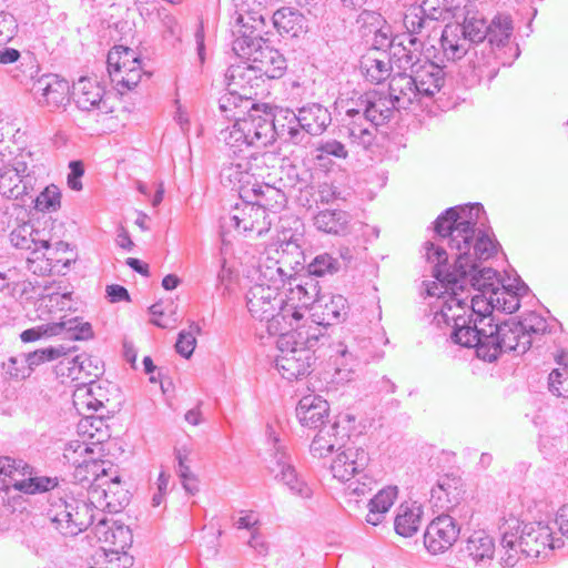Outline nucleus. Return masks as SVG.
<instances>
[{
	"label": "nucleus",
	"instance_id": "obj_42",
	"mask_svg": "<svg viewBox=\"0 0 568 568\" xmlns=\"http://www.w3.org/2000/svg\"><path fill=\"white\" fill-rule=\"evenodd\" d=\"M55 336L64 339L85 341L93 336L92 326L80 317H63L60 322H53Z\"/></svg>",
	"mask_w": 568,
	"mask_h": 568
},
{
	"label": "nucleus",
	"instance_id": "obj_47",
	"mask_svg": "<svg viewBox=\"0 0 568 568\" xmlns=\"http://www.w3.org/2000/svg\"><path fill=\"white\" fill-rule=\"evenodd\" d=\"M495 550V545L488 535L484 531H475L469 536L466 542L465 551L475 561L490 559Z\"/></svg>",
	"mask_w": 568,
	"mask_h": 568
},
{
	"label": "nucleus",
	"instance_id": "obj_21",
	"mask_svg": "<svg viewBox=\"0 0 568 568\" xmlns=\"http://www.w3.org/2000/svg\"><path fill=\"white\" fill-rule=\"evenodd\" d=\"M459 531L460 528L452 516L440 515L427 526L424 545L430 554H442L455 544Z\"/></svg>",
	"mask_w": 568,
	"mask_h": 568
},
{
	"label": "nucleus",
	"instance_id": "obj_10",
	"mask_svg": "<svg viewBox=\"0 0 568 568\" xmlns=\"http://www.w3.org/2000/svg\"><path fill=\"white\" fill-rule=\"evenodd\" d=\"M10 478L12 487L27 495L43 494L59 484L58 477L42 476L40 471L22 459L0 456V477Z\"/></svg>",
	"mask_w": 568,
	"mask_h": 568
},
{
	"label": "nucleus",
	"instance_id": "obj_26",
	"mask_svg": "<svg viewBox=\"0 0 568 568\" xmlns=\"http://www.w3.org/2000/svg\"><path fill=\"white\" fill-rule=\"evenodd\" d=\"M261 80L262 77L247 60L232 64L225 73L226 90H236L244 98H252L256 94L255 89L260 87Z\"/></svg>",
	"mask_w": 568,
	"mask_h": 568
},
{
	"label": "nucleus",
	"instance_id": "obj_13",
	"mask_svg": "<svg viewBox=\"0 0 568 568\" xmlns=\"http://www.w3.org/2000/svg\"><path fill=\"white\" fill-rule=\"evenodd\" d=\"M287 292L284 302V316L287 322L303 320V310H307L320 303V285L311 276L305 277H288Z\"/></svg>",
	"mask_w": 568,
	"mask_h": 568
},
{
	"label": "nucleus",
	"instance_id": "obj_60",
	"mask_svg": "<svg viewBox=\"0 0 568 568\" xmlns=\"http://www.w3.org/2000/svg\"><path fill=\"white\" fill-rule=\"evenodd\" d=\"M21 356H22L24 363L28 365V367H30V372H32L33 367H36L44 362H48V361L59 357L60 349L55 348V347H47V348L37 349L34 352H30L28 354H22Z\"/></svg>",
	"mask_w": 568,
	"mask_h": 568
},
{
	"label": "nucleus",
	"instance_id": "obj_44",
	"mask_svg": "<svg viewBox=\"0 0 568 568\" xmlns=\"http://www.w3.org/2000/svg\"><path fill=\"white\" fill-rule=\"evenodd\" d=\"M513 20L507 14H497L488 24V44L501 49L509 44L513 34Z\"/></svg>",
	"mask_w": 568,
	"mask_h": 568
},
{
	"label": "nucleus",
	"instance_id": "obj_52",
	"mask_svg": "<svg viewBox=\"0 0 568 568\" xmlns=\"http://www.w3.org/2000/svg\"><path fill=\"white\" fill-rule=\"evenodd\" d=\"M201 333V327L199 324L192 322L189 326V329H183L179 333V337L175 344L176 352L185 357L189 358L196 346V335Z\"/></svg>",
	"mask_w": 568,
	"mask_h": 568
},
{
	"label": "nucleus",
	"instance_id": "obj_38",
	"mask_svg": "<svg viewBox=\"0 0 568 568\" xmlns=\"http://www.w3.org/2000/svg\"><path fill=\"white\" fill-rule=\"evenodd\" d=\"M251 194L254 196L255 202L263 206L267 213L275 215V220L277 219V213L285 207L287 202L285 192L268 183H258L256 181L253 187H251Z\"/></svg>",
	"mask_w": 568,
	"mask_h": 568
},
{
	"label": "nucleus",
	"instance_id": "obj_61",
	"mask_svg": "<svg viewBox=\"0 0 568 568\" xmlns=\"http://www.w3.org/2000/svg\"><path fill=\"white\" fill-rule=\"evenodd\" d=\"M142 67L138 63V67L132 68L125 74L114 73L113 80H111L118 89L132 90L134 89L142 79Z\"/></svg>",
	"mask_w": 568,
	"mask_h": 568
},
{
	"label": "nucleus",
	"instance_id": "obj_2",
	"mask_svg": "<svg viewBox=\"0 0 568 568\" xmlns=\"http://www.w3.org/2000/svg\"><path fill=\"white\" fill-rule=\"evenodd\" d=\"M420 100L413 73L404 71L390 78L388 95L377 91L354 93L351 98H338L335 104L351 142L368 149L377 126L389 122L395 111L406 110Z\"/></svg>",
	"mask_w": 568,
	"mask_h": 568
},
{
	"label": "nucleus",
	"instance_id": "obj_35",
	"mask_svg": "<svg viewBox=\"0 0 568 568\" xmlns=\"http://www.w3.org/2000/svg\"><path fill=\"white\" fill-rule=\"evenodd\" d=\"M314 226L320 232L345 236L351 232V215L343 210H323L313 219Z\"/></svg>",
	"mask_w": 568,
	"mask_h": 568
},
{
	"label": "nucleus",
	"instance_id": "obj_62",
	"mask_svg": "<svg viewBox=\"0 0 568 568\" xmlns=\"http://www.w3.org/2000/svg\"><path fill=\"white\" fill-rule=\"evenodd\" d=\"M548 387L554 395L568 398V372L554 369L548 376Z\"/></svg>",
	"mask_w": 568,
	"mask_h": 568
},
{
	"label": "nucleus",
	"instance_id": "obj_48",
	"mask_svg": "<svg viewBox=\"0 0 568 568\" xmlns=\"http://www.w3.org/2000/svg\"><path fill=\"white\" fill-rule=\"evenodd\" d=\"M40 248H44L43 256L50 265V271L55 270L61 272L63 268H69L72 257H58V254H67L69 252V244L63 241H58L53 245L47 241H40Z\"/></svg>",
	"mask_w": 568,
	"mask_h": 568
},
{
	"label": "nucleus",
	"instance_id": "obj_57",
	"mask_svg": "<svg viewBox=\"0 0 568 568\" xmlns=\"http://www.w3.org/2000/svg\"><path fill=\"white\" fill-rule=\"evenodd\" d=\"M93 449L80 440H70L63 452V458L71 465L80 463L83 458H89Z\"/></svg>",
	"mask_w": 568,
	"mask_h": 568
},
{
	"label": "nucleus",
	"instance_id": "obj_56",
	"mask_svg": "<svg viewBox=\"0 0 568 568\" xmlns=\"http://www.w3.org/2000/svg\"><path fill=\"white\" fill-rule=\"evenodd\" d=\"M68 364H71L69 369V375L72 376V378L79 379L80 374L83 372L89 376L98 377L100 374H102V369L95 365L93 367V371H90L89 367L92 366V359L87 355H79L72 358V361L68 359Z\"/></svg>",
	"mask_w": 568,
	"mask_h": 568
},
{
	"label": "nucleus",
	"instance_id": "obj_22",
	"mask_svg": "<svg viewBox=\"0 0 568 568\" xmlns=\"http://www.w3.org/2000/svg\"><path fill=\"white\" fill-rule=\"evenodd\" d=\"M369 457L362 447L346 446L338 450L331 464V473L334 478L347 483L361 475L368 465Z\"/></svg>",
	"mask_w": 568,
	"mask_h": 568
},
{
	"label": "nucleus",
	"instance_id": "obj_55",
	"mask_svg": "<svg viewBox=\"0 0 568 568\" xmlns=\"http://www.w3.org/2000/svg\"><path fill=\"white\" fill-rule=\"evenodd\" d=\"M458 484L459 480L450 478L448 476L438 479L436 487L432 488V497L442 500L446 497L448 503H452L458 496Z\"/></svg>",
	"mask_w": 568,
	"mask_h": 568
},
{
	"label": "nucleus",
	"instance_id": "obj_39",
	"mask_svg": "<svg viewBox=\"0 0 568 568\" xmlns=\"http://www.w3.org/2000/svg\"><path fill=\"white\" fill-rule=\"evenodd\" d=\"M393 63L389 58L384 53L379 57L374 54H366L361 61V71L367 81L374 84H379L390 78Z\"/></svg>",
	"mask_w": 568,
	"mask_h": 568
},
{
	"label": "nucleus",
	"instance_id": "obj_7",
	"mask_svg": "<svg viewBox=\"0 0 568 568\" xmlns=\"http://www.w3.org/2000/svg\"><path fill=\"white\" fill-rule=\"evenodd\" d=\"M481 331V336L471 344L470 348H475L477 357L483 361L491 363L506 352L525 354L531 347L530 336L515 320L501 324L494 323L486 331Z\"/></svg>",
	"mask_w": 568,
	"mask_h": 568
},
{
	"label": "nucleus",
	"instance_id": "obj_15",
	"mask_svg": "<svg viewBox=\"0 0 568 568\" xmlns=\"http://www.w3.org/2000/svg\"><path fill=\"white\" fill-rule=\"evenodd\" d=\"M520 552L525 554V558L536 559L547 549L559 547L560 538H554L551 528L544 523H526L520 521V528L517 536Z\"/></svg>",
	"mask_w": 568,
	"mask_h": 568
},
{
	"label": "nucleus",
	"instance_id": "obj_8",
	"mask_svg": "<svg viewBox=\"0 0 568 568\" xmlns=\"http://www.w3.org/2000/svg\"><path fill=\"white\" fill-rule=\"evenodd\" d=\"M280 140L295 145L307 142V135H320L331 124L328 110L320 103H307L296 111H278Z\"/></svg>",
	"mask_w": 568,
	"mask_h": 568
},
{
	"label": "nucleus",
	"instance_id": "obj_5",
	"mask_svg": "<svg viewBox=\"0 0 568 568\" xmlns=\"http://www.w3.org/2000/svg\"><path fill=\"white\" fill-rule=\"evenodd\" d=\"M234 123L222 132L230 155L239 156L251 146L263 148L280 139L278 112L268 104L251 108L243 116L234 113Z\"/></svg>",
	"mask_w": 568,
	"mask_h": 568
},
{
	"label": "nucleus",
	"instance_id": "obj_19",
	"mask_svg": "<svg viewBox=\"0 0 568 568\" xmlns=\"http://www.w3.org/2000/svg\"><path fill=\"white\" fill-rule=\"evenodd\" d=\"M286 328L277 332V345L283 347H307L313 351L321 338L325 337L324 326L313 318H304L288 323Z\"/></svg>",
	"mask_w": 568,
	"mask_h": 568
},
{
	"label": "nucleus",
	"instance_id": "obj_24",
	"mask_svg": "<svg viewBox=\"0 0 568 568\" xmlns=\"http://www.w3.org/2000/svg\"><path fill=\"white\" fill-rule=\"evenodd\" d=\"M464 37L467 39L469 47L476 60L469 59L473 68L474 81H481L484 75L483 45L484 41H488V24L484 19L466 18L463 24H459Z\"/></svg>",
	"mask_w": 568,
	"mask_h": 568
},
{
	"label": "nucleus",
	"instance_id": "obj_20",
	"mask_svg": "<svg viewBox=\"0 0 568 568\" xmlns=\"http://www.w3.org/2000/svg\"><path fill=\"white\" fill-rule=\"evenodd\" d=\"M32 92L41 106L50 111L65 105L70 98V84L57 74H43L32 85Z\"/></svg>",
	"mask_w": 568,
	"mask_h": 568
},
{
	"label": "nucleus",
	"instance_id": "obj_54",
	"mask_svg": "<svg viewBox=\"0 0 568 568\" xmlns=\"http://www.w3.org/2000/svg\"><path fill=\"white\" fill-rule=\"evenodd\" d=\"M132 542V534L129 527L113 523V528L109 536H105V545L112 547L113 550H124Z\"/></svg>",
	"mask_w": 568,
	"mask_h": 568
},
{
	"label": "nucleus",
	"instance_id": "obj_16",
	"mask_svg": "<svg viewBox=\"0 0 568 568\" xmlns=\"http://www.w3.org/2000/svg\"><path fill=\"white\" fill-rule=\"evenodd\" d=\"M74 466L73 477L82 486L88 485V494L92 489H108L109 495L116 490H124L120 487L119 476L110 477L108 474L106 463L94 458H83Z\"/></svg>",
	"mask_w": 568,
	"mask_h": 568
},
{
	"label": "nucleus",
	"instance_id": "obj_1",
	"mask_svg": "<svg viewBox=\"0 0 568 568\" xmlns=\"http://www.w3.org/2000/svg\"><path fill=\"white\" fill-rule=\"evenodd\" d=\"M480 214H485L480 203L457 205L445 210L434 222L437 236L447 240L455 254L453 268L447 266L448 253L433 242L425 243V257L434 264L433 275L437 282L427 285L428 296H438L457 290L470 293H491L497 272L491 267H479V262L493 257L498 243L484 230L477 229Z\"/></svg>",
	"mask_w": 568,
	"mask_h": 568
},
{
	"label": "nucleus",
	"instance_id": "obj_41",
	"mask_svg": "<svg viewBox=\"0 0 568 568\" xmlns=\"http://www.w3.org/2000/svg\"><path fill=\"white\" fill-rule=\"evenodd\" d=\"M138 63H141V60L132 49L122 45L112 48L106 59L111 80L114 73L125 74L130 69L138 67Z\"/></svg>",
	"mask_w": 568,
	"mask_h": 568
},
{
	"label": "nucleus",
	"instance_id": "obj_64",
	"mask_svg": "<svg viewBox=\"0 0 568 568\" xmlns=\"http://www.w3.org/2000/svg\"><path fill=\"white\" fill-rule=\"evenodd\" d=\"M87 402L85 405L89 409L98 412L100 408L104 406V400L108 398L102 394V387L99 383L90 381L89 387L87 390Z\"/></svg>",
	"mask_w": 568,
	"mask_h": 568
},
{
	"label": "nucleus",
	"instance_id": "obj_53",
	"mask_svg": "<svg viewBox=\"0 0 568 568\" xmlns=\"http://www.w3.org/2000/svg\"><path fill=\"white\" fill-rule=\"evenodd\" d=\"M260 283H266V285H274L280 288V285H284L286 278L288 280V275L284 272L282 266H280L278 261H272L271 264H260Z\"/></svg>",
	"mask_w": 568,
	"mask_h": 568
},
{
	"label": "nucleus",
	"instance_id": "obj_34",
	"mask_svg": "<svg viewBox=\"0 0 568 568\" xmlns=\"http://www.w3.org/2000/svg\"><path fill=\"white\" fill-rule=\"evenodd\" d=\"M284 176L281 178L284 186L297 190L301 193L298 201L302 205L311 206L308 196L303 197V194L311 195L314 190V174L313 171L306 166H298L295 164L287 165L284 171Z\"/></svg>",
	"mask_w": 568,
	"mask_h": 568
},
{
	"label": "nucleus",
	"instance_id": "obj_32",
	"mask_svg": "<svg viewBox=\"0 0 568 568\" xmlns=\"http://www.w3.org/2000/svg\"><path fill=\"white\" fill-rule=\"evenodd\" d=\"M424 518L422 505L416 501L403 503L397 508L394 519L396 534L403 537L414 536L420 528Z\"/></svg>",
	"mask_w": 568,
	"mask_h": 568
},
{
	"label": "nucleus",
	"instance_id": "obj_43",
	"mask_svg": "<svg viewBox=\"0 0 568 568\" xmlns=\"http://www.w3.org/2000/svg\"><path fill=\"white\" fill-rule=\"evenodd\" d=\"M403 24L406 29V32L403 34L420 38L423 45L430 34L437 29L436 22H433L432 19L424 18L415 8L409 9L405 13Z\"/></svg>",
	"mask_w": 568,
	"mask_h": 568
},
{
	"label": "nucleus",
	"instance_id": "obj_17",
	"mask_svg": "<svg viewBox=\"0 0 568 568\" xmlns=\"http://www.w3.org/2000/svg\"><path fill=\"white\" fill-rule=\"evenodd\" d=\"M270 440L274 449V465L271 466V471L275 478L286 485L292 494L301 498H311L313 490L298 477L292 464V457L286 453L285 447L280 444V439L275 435H270Z\"/></svg>",
	"mask_w": 568,
	"mask_h": 568
},
{
	"label": "nucleus",
	"instance_id": "obj_58",
	"mask_svg": "<svg viewBox=\"0 0 568 568\" xmlns=\"http://www.w3.org/2000/svg\"><path fill=\"white\" fill-rule=\"evenodd\" d=\"M517 322L523 327V331L530 336L531 341L534 336L545 334L548 328L546 320L535 312L527 314L521 321Z\"/></svg>",
	"mask_w": 568,
	"mask_h": 568
},
{
	"label": "nucleus",
	"instance_id": "obj_59",
	"mask_svg": "<svg viewBox=\"0 0 568 568\" xmlns=\"http://www.w3.org/2000/svg\"><path fill=\"white\" fill-rule=\"evenodd\" d=\"M2 369L7 377L14 379H23L31 373L21 355L10 357L2 364Z\"/></svg>",
	"mask_w": 568,
	"mask_h": 568
},
{
	"label": "nucleus",
	"instance_id": "obj_37",
	"mask_svg": "<svg viewBox=\"0 0 568 568\" xmlns=\"http://www.w3.org/2000/svg\"><path fill=\"white\" fill-rule=\"evenodd\" d=\"M516 284H503L491 292L494 307L511 314L520 306V297L526 295L528 286L521 280H515Z\"/></svg>",
	"mask_w": 568,
	"mask_h": 568
},
{
	"label": "nucleus",
	"instance_id": "obj_40",
	"mask_svg": "<svg viewBox=\"0 0 568 568\" xmlns=\"http://www.w3.org/2000/svg\"><path fill=\"white\" fill-rule=\"evenodd\" d=\"M397 497V487L388 486L381 489L368 503L366 523L377 526L383 521Z\"/></svg>",
	"mask_w": 568,
	"mask_h": 568
},
{
	"label": "nucleus",
	"instance_id": "obj_9",
	"mask_svg": "<svg viewBox=\"0 0 568 568\" xmlns=\"http://www.w3.org/2000/svg\"><path fill=\"white\" fill-rule=\"evenodd\" d=\"M278 287L255 283L246 292V306L255 320L265 323L268 334H277L287 327L284 302Z\"/></svg>",
	"mask_w": 568,
	"mask_h": 568
},
{
	"label": "nucleus",
	"instance_id": "obj_36",
	"mask_svg": "<svg viewBox=\"0 0 568 568\" xmlns=\"http://www.w3.org/2000/svg\"><path fill=\"white\" fill-rule=\"evenodd\" d=\"M347 310V301L342 295L332 296L329 301L324 304H322V300L320 298V303L314 306L312 318L318 325L324 326V331H326L327 326L345 320Z\"/></svg>",
	"mask_w": 568,
	"mask_h": 568
},
{
	"label": "nucleus",
	"instance_id": "obj_11",
	"mask_svg": "<svg viewBox=\"0 0 568 568\" xmlns=\"http://www.w3.org/2000/svg\"><path fill=\"white\" fill-rule=\"evenodd\" d=\"M270 159H273V154L268 152L250 153L224 163L220 172L222 184L231 187L243 200L248 199L251 187L256 183V176L260 175L256 170L261 164H266Z\"/></svg>",
	"mask_w": 568,
	"mask_h": 568
},
{
	"label": "nucleus",
	"instance_id": "obj_51",
	"mask_svg": "<svg viewBox=\"0 0 568 568\" xmlns=\"http://www.w3.org/2000/svg\"><path fill=\"white\" fill-rule=\"evenodd\" d=\"M341 268L339 260L333 257L328 253H322L316 255L312 262L307 265L308 276H326L333 275Z\"/></svg>",
	"mask_w": 568,
	"mask_h": 568
},
{
	"label": "nucleus",
	"instance_id": "obj_33",
	"mask_svg": "<svg viewBox=\"0 0 568 568\" xmlns=\"http://www.w3.org/2000/svg\"><path fill=\"white\" fill-rule=\"evenodd\" d=\"M272 20L282 36L298 38L307 32V20L296 9L283 7L273 13Z\"/></svg>",
	"mask_w": 568,
	"mask_h": 568
},
{
	"label": "nucleus",
	"instance_id": "obj_30",
	"mask_svg": "<svg viewBox=\"0 0 568 568\" xmlns=\"http://www.w3.org/2000/svg\"><path fill=\"white\" fill-rule=\"evenodd\" d=\"M420 99L433 98L445 83L444 67L437 62L425 61L412 71Z\"/></svg>",
	"mask_w": 568,
	"mask_h": 568
},
{
	"label": "nucleus",
	"instance_id": "obj_29",
	"mask_svg": "<svg viewBox=\"0 0 568 568\" xmlns=\"http://www.w3.org/2000/svg\"><path fill=\"white\" fill-rule=\"evenodd\" d=\"M296 417L302 426L321 428L328 417L329 405L320 395L310 394L302 397L296 406Z\"/></svg>",
	"mask_w": 568,
	"mask_h": 568
},
{
	"label": "nucleus",
	"instance_id": "obj_63",
	"mask_svg": "<svg viewBox=\"0 0 568 568\" xmlns=\"http://www.w3.org/2000/svg\"><path fill=\"white\" fill-rule=\"evenodd\" d=\"M97 517L95 520L98 521L93 527L92 531L94 536L98 538L99 541L105 544V536H109L113 528V520L109 519L105 515V511L108 509L95 508L94 509Z\"/></svg>",
	"mask_w": 568,
	"mask_h": 568
},
{
	"label": "nucleus",
	"instance_id": "obj_3",
	"mask_svg": "<svg viewBox=\"0 0 568 568\" xmlns=\"http://www.w3.org/2000/svg\"><path fill=\"white\" fill-rule=\"evenodd\" d=\"M465 292L457 290L440 294L437 297V311L434 313L433 323L438 327H450V338L455 344L470 348L471 344L481 336V329H487L495 323L493 316L494 302L491 293H479L470 297L463 296Z\"/></svg>",
	"mask_w": 568,
	"mask_h": 568
},
{
	"label": "nucleus",
	"instance_id": "obj_14",
	"mask_svg": "<svg viewBox=\"0 0 568 568\" xmlns=\"http://www.w3.org/2000/svg\"><path fill=\"white\" fill-rule=\"evenodd\" d=\"M36 181L23 156L0 168V194L10 200H19L22 205L27 204V196L34 191Z\"/></svg>",
	"mask_w": 568,
	"mask_h": 568
},
{
	"label": "nucleus",
	"instance_id": "obj_18",
	"mask_svg": "<svg viewBox=\"0 0 568 568\" xmlns=\"http://www.w3.org/2000/svg\"><path fill=\"white\" fill-rule=\"evenodd\" d=\"M278 355L275 357V367L283 378L298 379L311 372L315 363L314 351L307 347H283L277 345Z\"/></svg>",
	"mask_w": 568,
	"mask_h": 568
},
{
	"label": "nucleus",
	"instance_id": "obj_4",
	"mask_svg": "<svg viewBox=\"0 0 568 568\" xmlns=\"http://www.w3.org/2000/svg\"><path fill=\"white\" fill-rule=\"evenodd\" d=\"M129 503L126 490H116L109 495L108 489H92L88 498L67 497L52 503L48 517L54 528L63 536L74 537L93 526L95 508L108 509V513L121 511Z\"/></svg>",
	"mask_w": 568,
	"mask_h": 568
},
{
	"label": "nucleus",
	"instance_id": "obj_46",
	"mask_svg": "<svg viewBox=\"0 0 568 568\" xmlns=\"http://www.w3.org/2000/svg\"><path fill=\"white\" fill-rule=\"evenodd\" d=\"M220 110L227 119H234V113L237 116L243 115L255 108L257 104L253 102L252 98H244L239 91H227L219 101Z\"/></svg>",
	"mask_w": 568,
	"mask_h": 568
},
{
	"label": "nucleus",
	"instance_id": "obj_49",
	"mask_svg": "<svg viewBox=\"0 0 568 568\" xmlns=\"http://www.w3.org/2000/svg\"><path fill=\"white\" fill-rule=\"evenodd\" d=\"M38 235L39 231H36L32 224L23 223L11 232L10 242L20 250L37 252L40 248V241H42V239H38Z\"/></svg>",
	"mask_w": 568,
	"mask_h": 568
},
{
	"label": "nucleus",
	"instance_id": "obj_50",
	"mask_svg": "<svg viewBox=\"0 0 568 568\" xmlns=\"http://www.w3.org/2000/svg\"><path fill=\"white\" fill-rule=\"evenodd\" d=\"M34 203V207L41 212H54L60 207L61 193L58 186H47L40 194L33 197L32 192L27 196Z\"/></svg>",
	"mask_w": 568,
	"mask_h": 568
},
{
	"label": "nucleus",
	"instance_id": "obj_28",
	"mask_svg": "<svg viewBox=\"0 0 568 568\" xmlns=\"http://www.w3.org/2000/svg\"><path fill=\"white\" fill-rule=\"evenodd\" d=\"M73 100L77 106L82 111L98 110L108 112V104L104 100V89L90 78H80L73 83Z\"/></svg>",
	"mask_w": 568,
	"mask_h": 568
},
{
	"label": "nucleus",
	"instance_id": "obj_31",
	"mask_svg": "<svg viewBox=\"0 0 568 568\" xmlns=\"http://www.w3.org/2000/svg\"><path fill=\"white\" fill-rule=\"evenodd\" d=\"M440 48L443 59L440 62L456 61L465 55L473 54V50L464 37L459 24H447L440 33Z\"/></svg>",
	"mask_w": 568,
	"mask_h": 568
},
{
	"label": "nucleus",
	"instance_id": "obj_27",
	"mask_svg": "<svg viewBox=\"0 0 568 568\" xmlns=\"http://www.w3.org/2000/svg\"><path fill=\"white\" fill-rule=\"evenodd\" d=\"M346 439L348 436L345 428L341 430L337 422L327 423L313 438L310 452L315 458H325L334 450L338 452L345 447Z\"/></svg>",
	"mask_w": 568,
	"mask_h": 568
},
{
	"label": "nucleus",
	"instance_id": "obj_45",
	"mask_svg": "<svg viewBox=\"0 0 568 568\" xmlns=\"http://www.w3.org/2000/svg\"><path fill=\"white\" fill-rule=\"evenodd\" d=\"M314 153L320 165H327L334 159L345 160L348 158L345 144L336 139L320 140L315 145Z\"/></svg>",
	"mask_w": 568,
	"mask_h": 568
},
{
	"label": "nucleus",
	"instance_id": "obj_25",
	"mask_svg": "<svg viewBox=\"0 0 568 568\" xmlns=\"http://www.w3.org/2000/svg\"><path fill=\"white\" fill-rule=\"evenodd\" d=\"M423 41L420 38H414L409 34H398L394 37L389 44V60L398 70L412 71L418 67L423 51Z\"/></svg>",
	"mask_w": 568,
	"mask_h": 568
},
{
	"label": "nucleus",
	"instance_id": "obj_23",
	"mask_svg": "<svg viewBox=\"0 0 568 568\" xmlns=\"http://www.w3.org/2000/svg\"><path fill=\"white\" fill-rule=\"evenodd\" d=\"M497 528L500 536V562L504 567L513 568L525 557V554L520 552L517 540L520 520L514 515H504L498 519Z\"/></svg>",
	"mask_w": 568,
	"mask_h": 568
},
{
	"label": "nucleus",
	"instance_id": "obj_12",
	"mask_svg": "<svg viewBox=\"0 0 568 568\" xmlns=\"http://www.w3.org/2000/svg\"><path fill=\"white\" fill-rule=\"evenodd\" d=\"M274 221L275 215L267 213L256 202L243 201L222 217V227H233L239 233L262 236L270 231Z\"/></svg>",
	"mask_w": 568,
	"mask_h": 568
},
{
	"label": "nucleus",
	"instance_id": "obj_6",
	"mask_svg": "<svg viewBox=\"0 0 568 568\" xmlns=\"http://www.w3.org/2000/svg\"><path fill=\"white\" fill-rule=\"evenodd\" d=\"M245 20V16L235 12L232 50L240 59L250 61L262 78L280 79L286 71V59L261 36L256 26H250Z\"/></svg>",
	"mask_w": 568,
	"mask_h": 568
}]
</instances>
